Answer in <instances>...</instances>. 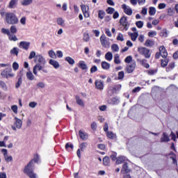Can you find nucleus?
<instances>
[{
	"instance_id": "nucleus-55",
	"label": "nucleus",
	"mask_w": 178,
	"mask_h": 178,
	"mask_svg": "<svg viewBox=\"0 0 178 178\" xmlns=\"http://www.w3.org/2000/svg\"><path fill=\"white\" fill-rule=\"evenodd\" d=\"M83 41H85V42L90 41V35L88 33H83Z\"/></svg>"
},
{
	"instance_id": "nucleus-29",
	"label": "nucleus",
	"mask_w": 178,
	"mask_h": 178,
	"mask_svg": "<svg viewBox=\"0 0 178 178\" xmlns=\"http://www.w3.org/2000/svg\"><path fill=\"white\" fill-rule=\"evenodd\" d=\"M105 59H106V60H108V62H111V60L113 59V54H112V53L110 51L107 52L105 54Z\"/></svg>"
},
{
	"instance_id": "nucleus-31",
	"label": "nucleus",
	"mask_w": 178,
	"mask_h": 178,
	"mask_svg": "<svg viewBox=\"0 0 178 178\" xmlns=\"http://www.w3.org/2000/svg\"><path fill=\"white\" fill-rule=\"evenodd\" d=\"M42 67H41V65H38V64H36L34 67H33V74H35V76H37V70L40 71V70H42Z\"/></svg>"
},
{
	"instance_id": "nucleus-21",
	"label": "nucleus",
	"mask_w": 178,
	"mask_h": 178,
	"mask_svg": "<svg viewBox=\"0 0 178 178\" xmlns=\"http://www.w3.org/2000/svg\"><path fill=\"white\" fill-rule=\"evenodd\" d=\"M49 63L51 65V66H53L54 69H58L60 66L59 63L55 60H52V59L49 60Z\"/></svg>"
},
{
	"instance_id": "nucleus-27",
	"label": "nucleus",
	"mask_w": 178,
	"mask_h": 178,
	"mask_svg": "<svg viewBox=\"0 0 178 178\" xmlns=\"http://www.w3.org/2000/svg\"><path fill=\"white\" fill-rule=\"evenodd\" d=\"M75 99L76 101V104L79 105V106H84V102H83V99H81L79 96H76Z\"/></svg>"
},
{
	"instance_id": "nucleus-61",
	"label": "nucleus",
	"mask_w": 178,
	"mask_h": 178,
	"mask_svg": "<svg viewBox=\"0 0 178 178\" xmlns=\"http://www.w3.org/2000/svg\"><path fill=\"white\" fill-rule=\"evenodd\" d=\"M118 41H124V38L123 37V34L119 33L117 37Z\"/></svg>"
},
{
	"instance_id": "nucleus-48",
	"label": "nucleus",
	"mask_w": 178,
	"mask_h": 178,
	"mask_svg": "<svg viewBox=\"0 0 178 178\" xmlns=\"http://www.w3.org/2000/svg\"><path fill=\"white\" fill-rule=\"evenodd\" d=\"M136 26L138 27V29H143L144 22L143 21H138L136 22Z\"/></svg>"
},
{
	"instance_id": "nucleus-14",
	"label": "nucleus",
	"mask_w": 178,
	"mask_h": 178,
	"mask_svg": "<svg viewBox=\"0 0 178 178\" xmlns=\"http://www.w3.org/2000/svg\"><path fill=\"white\" fill-rule=\"evenodd\" d=\"M159 52L162 56V58H164V59H166L168 57V51H166V49L164 46H161L159 48Z\"/></svg>"
},
{
	"instance_id": "nucleus-30",
	"label": "nucleus",
	"mask_w": 178,
	"mask_h": 178,
	"mask_svg": "<svg viewBox=\"0 0 178 178\" xmlns=\"http://www.w3.org/2000/svg\"><path fill=\"white\" fill-rule=\"evenodd\" d=\"M35 63H42L44 62V58L41 55H37L35 58Z\"/></svg>"
},
{
	"instance_id": "nucleus-42",
	"label": "nucleus",
	"mask_w": 178,
	"mask_h": 178,
	"mask_svg": "<svg viewBox=\"0 0 178 178\" xmlns=\"http://www.w3.org/2000/svg\"><path fill=\"white\" fill-rule=\"evenodd\" d=\"M106 13H108V15H113V13H115V8H112V7H108L106 10Z\"/></svg>"
},
{
	"instance_id": "nucleus-50",
	"label": "nucleus",
	"mask_w": 178,
	"mask_h": 178,
	"mask_svg": "<svg viewBox=\"0 0 178 178\" xmlns=\"http://www.w3.org/2000/svg\"><path fill=\"white\" fill-rule=\"evenodd\" d=\"M49 56H50V58H52V59H56V54L53 50H50L49 51Z\"/></svg>"
},
{
	"instance_id": "nucleus-1",
	"label": "nucleus",
	"mask_w": 178,
	"mask_h": 178,
	"mask_svg": "<svg viewBox=\"0 0 178 178\" xmlns=\"http://www.w3.org/2000/svg\"><path fill=\"white\" fill-rule=\"evenodd\" d=\"M24 173L30 178H37V174L34 173V163H33V161H29L24 167Z\"/></svg>"
},
{
	"instance_id": "nucleus-59",
	"label": "nucleus",
	"mask_w": 178,
	"mask_h": 178,
	"mask_svg": "<svg viewBox=\"0 0 178 178\" xmlns=\"http://www.w3.org/2000/svg\"><path fill=\"white\" fill-rule=\"evenodd\" d=\"M131 60H133V57H131V56H128L125 59H124V62L126 63H130V62H131Z\"/></svg>"
},
{
	"instance_id": "nucleus-13",
	"label": "nucleus",
	"mask_w": 178,
	"mask_h": 178,
	"mask_svg": "<svg viewBox=\"0 0 178 178\" xmlns=\"http://www.w3.org/2000/svg\"><path fill=\"white\" fill-rule=\"evenodd\" d=\"M19 48H22V49H25V51H27L29 48H30V42L22 41L19 42Z\"/></svg>"
},
{
	"instance_id": "nucleus-36",
	"label": "nucleus",
	"mask_w": 178,
	"mask_h": 178,
	"mask_svg": "<svg viewBox=\"0 0 178 178\" xmlns=\"http://www.w3.org/2000/svg\"><path fill=\"white\" fill-rule=\"evenodd\" d=\"M10 55H15L17 56V55H19V49L17 47H14L10 50Z\"/></svg>"
},
{
	"instance_id": "nucleus-54",
	"label": "nucleus",
	"mask_w": 178,
	"mask_h": 178,
	"mask_svg": "<svg viewBox=\"0 0 178 178\" xmlns=\"http://www.w3.org/2000/svg\"><path fill=\"white\" fill-rule=\"evenodd\" d=\"M1 33L3 34H6V35H10V31L8 29L3 28L1 29Z\"/></svg>"
},
{
	"instance_id": "nucleus-4",
	"label": "nucleus",
	"mask_w": 178,
	"mask_h": 178,
	"mask_svg": "<svg viewBox=\"0 0 178 178\" xmlns=\"http://www.w3.org/2000/svg\"><path fill=\"white\" fill-rule=\"evenodd\" d=\"M138 51L140 55H143L146 59H149V58H151V50H149V49L146 47H138Z\"/></svg>"
},
{
	"instance_id": "nucleus-7",
	"label": "nucleus",
	"mask_w": 178,
	"mask_h": 178,
	"mask_svg": "<svg viewBox=\"0 0 178 178\" xmlns=\"http://www.w3.org/2000/svg\"><path fill=\"white\" fill-rule=\"evenodd\" d=\"M100 42L103 48H109L111 47V45L109 44V42L108 41V39L106 38V36L104 34L101 35Z\"/></svg>"
},
{
	"instance_id": "nucleus-33",
	"label": "nucleus",
	"mask_w": 178,
	"mask_h": 178,
	"mask_svg": "<svg viewBox=\"0 0 178 178\" xmlns=\"http://www.w3.org/2000/svg\"><path fill=\"white\" fill-rule=\"evenodd\" d=\"M0 87L3 91H8V85L3 81H0Z\"/></svg>"
},
{
	"instance_id": "nucleus-45",
	"label": "nucleus",
	"mask_w": 178,
	"mask_h": 178,
	"mask_svg": "<svg viewBox=\"0 0 178 178\" xmlns=\"http://www.w3.org/2000/svg\"><path fill=\"white\" fill-rule=\"evenodd\" d=\"M16 2H17V1L11 0L9 3L8 8H10V9H13V8H15V6L16 5Z\"/></svg>"
},
{
	"instance_id": "nucleus-18",
	"label": "nucleus",
	"mask_w": 178,
	"mask_h": 178,
	"mask_svg": "<svg viewBox=\"0 0 178 178\" xmlns=\"http://www.w3.org/2000/svg\"><path fill=\"white\" fill-rule=\"evenodd\" d=\"M127 161V158L124 156H120L117 158L116 161V165H121V163H123L124 162H126Z\"/></svg>"
},
{
	"instance_id": "nucleus-51",
	"label": "nucleus",
	"mask_w": 178,
	"mask_h": 178,
	"mask_svg": "<svg viewBox=\"0 0 178 178\" xmlns=\"http://www.w3.org/2000/svg\"><path fill=\"white\" fill-rule=\"evenodd\" d=\"M116 156H118V153L113 152L111 155L110 156L111 159H112V161H117L118 158H116Z\"/></svg>"
},
{
	"instance_id": "nucleus-46",
	"label": "nucleus",
	"mask_w": 178,
	"mask_h": 178,
	"mask_svg": "<svg viewBox=\"0 0 178 178\" xmlns=\"http://www.w3.org/2000/svg\"><path fill=\"white\" fill-rule=\"evenodd\" d=\"M111 49L113 52H119V46L116 44L111 45Z\"/></svg>"
},
{
	"instance_id": "nucleus-64",
	"label": "nucleus",
	"mask_w": 178,
	"mask_h": 178,
	"mask_svg": "<svg viewBox=\"0 0 178 178\" xmlns=\"http://www.w3.org/2000/svg\"><path fill=\"white\" fill-rule=\"evenodd\" d=\"M158 8H159V9H165V8H166V3H161L159 4Z\"/></svg>"
},
{
	"instance_id": "nucleus-10",
	"label": "nucleus",
	"mask_w": 178,
	"mask_h": 178,
	"mask_svg": "<svg viewBox=\"0 0 178 178\" xmlns=\"http://www.w3.org/2000/svg\"><path fill=\"white\" fill-rule=\"evenodd\" d=\"M81 10L83 13L84 17H86V18L90 17V13H88L90 8L88 7V6L81 5Z\"/></svg>"
},
{
	"instance_id": "nucleus-25",
	"label": "nucleus",
	"mask_w": 178,
	"mask_h": 178,
	"mask_svg": "<svg viewBox=\"0 0 178 178\" xmlns=\"http://www.w3.org/2000/svg\"><path fill=\"white\" fill-rule=\"evenodd\" d=\"M140 65L143 66V67H145L146 69H149V64L147 63V59H143L139 60Z\"/></svg>"
},
{
	"instance_id": "nucleus-34",
	"label": "nucleus",
	"mask_w": 178,
	"mask_h": 178,
	"mask_svg": "<svg viewBox=\"0 0 178 178\" xmlns=\"http://www.w3.org/2000/svg\"><path fill=\"white\" fill-rule=\"evenodd\" d=\"M154 44H155V42L149 39H147L145 42V47H152L153 45H154Z\"/></svg>"
},
{
	"instance_id": "nucleus-63",
	"label": "nucleus",
	"mask_w": 178,
	"mask_h": 178,
	"mask_svg": "<svg viewBox=\"0 0 178 178\" xmlns=\"http://www.w3.org/2000/svg\"><path fill=\"white\" fill-rule=\"evenodd\" d=\"M97 122H93L91 123L92 130H97Z\"/></svg>"
},
{
	"instance_id": "nucleus-62",
	"label": "nucleus",
	"mask_w": 178,
	"mask_h": 178,
	"mask_svg": "<svg viewBox=\"0 0 178 178\" xmlns=\"http://www.w3.org/2000/svg\"><path fill=\"white\" fill-rule=\"evenodd\" d=\"M29 106H30V108H35L37 106V102H31L29 104Z\"/></svg>"
},
{
	"instance_id": "nucleus-35",
	"label": "nucleus",
	"mask_w": 178,
	"mask_h": 178,
	"mask_svg": "<svg viewBox=\"0 0 178 178\" xmlns=\"http://www.w3.org/2000/svg\"><path fill=\"white\" fill-rule=\"evenodd\" d=\"M106 136L108 138H110L111 140H115L116 137V134H113L112 131H107Z\"/></svg>"
},
{
	"instance_id": "nucleus-6",
	"label": "nucleus",
	"mask_w": 178,
	"mask_h": 178,
	"mask_svg": "<svg viewBox=\"0 0 178 178\" xmlns=\"http://www.w3.org/2000/svg\"><path fill=\"white\" fill-rule=\"evenodd\" d=\"M15 125H13L11 127V129L14 131H17V129H22V126L23 124V121H22V120L17 118V117L15 118Z\"/></svg>"
},
{
	"instance_id": "nucleus-12",
	"label": "nucleus",
	"mask_w": 178,
	"mask_h": 178,
	"mask_svg": "<svg viewBox=\"0 0 178 178\" xmlns=\"http://www.w3.org/2000/svg\"><path fill=\"white\" fill-rule=\"evenodd\" d=\"M1 152H3L6 162H12L13 161V157H12V156H8V150L6 149H3Z\"/></svg>"
},
{
	"instance_id": "nucleus-5",
	"label": "nucleus",
	"mask_w": 178,
	"mask_h": 178,
	"mask_svg": "<svg viewBox=\"0 0 178 178\" xmlns=\"http://www.w3.org/2000/svg\"><path fill=\"white\" fill-rule=\"evenodd\" d=\"M120 24L123 27L122 31H127L130 27V24L127 22V17L124 16L121 17L120 19Z\"/></svg>"
},
{
	"instance_id": "nucleus-44",
	"label": "nucleus",
	"mask_w": 178,
	"mask_h": 178,
	"mask_svg": "<svg viewBox=\"0 0 178 178\" xmlns=\"http://www.w3.org/2000/svg\"><path fill=\"white\" fill-rule=\"evenodd\" d=\"M65 60L69 63V65H73L74 63V60L70 56L66 57Z\"/></svg>"
},
{
	"instance_id": "nucleus-47",
	"label": "nucleus",
	"mask_w": 178,
	"mask_h": 178,
	"mask_svg": "<svg viewBox=\"0 0 178 178\" xmlns=\"http://www.w3.org/2000/svg\"><path fill=\"white\" fill-rule=\"evenodd\" d=\"M31 2H33V0H23L21 3L23 6H27V5H30Z\"/></svg>"
},
{
	"instance_id": "nucleus-53",
	"label": "nucleus",
	"mask_w": 178,
	"mask_h": 178,
	"mask_svg": "<svg viewBox=\"0 0 178 178\" xmlns=\"http://www.w3.org/2000/svg\"><path fill=\"white\" fill-rule=\"evenodd\" d=\"M73 148H74L73 144L69 143H66L65 149H67V151H70V149H73Z\"/></svg>"
},
{
	"instance_id": "nucleus-40",
	"label": "nucleus",
	"mask_w": 178,
	"mask_h": 178,
	"mask_svg": "<svg viewBox=\"0 0 178 178\" xmlns=\"http://www.w3.org/2000/svg\"><path fill=\"white\" fill-rule=\"evenodd\" d=\"M155 13H156V9L154 7H150L149 10V15L150 16H154Z\"/></svg>"
},
{
	"instance_id": "nucleus-15",
	"label": "nucleus",
	"mask_w": 178,
	"mask_h": 178,
	"mask_svg": "<svg viewBox=\"0 0 178 178\" xmlns=\"http://www.w3.org/2000/svg\"><path fill=\"white\" fill-rule=\"evenodd\" d=\"M161 143H169L170 141V138L166 132L163 133V136L160 139Z\"/></svg>"
},
{
	"instance_id": "nucleus-8",
	"label": "nucleus",
	"mask_w": 178,
	"mask_h": 178,
	"mask_svg": "<svg viewBox=\"0 0 178 178\" xmlns=\"http://www.w3.org/2000/svg\"><path fill=\"white\" fill-rule=\"evenodd\" d=\"M122 9H123L124 13L125 15H127L128 16H131L133 15V10L131 9V8H130V6L126 4H122Z\"/></svg>"
},
{
	"instance_id": "nucleus-22",
	"label": "nucleus",
	"mask_w": 178,
	"mask_h": 178,
	"mask_svg": "<svg viewBox=\"0 0 178 178\" xmlns=\"http://www.w3.org/2000/svg\"><path fill=\"white\" fill-rule=\"evenodd\" d=\"M102 67L104 69V70H109V69H111V64L106 61H102Z\"/></svg>"
},
{
	"instance_id": "nucleus-26",
	"label": "nucleus",
	"mask_w": 178,
	"mask_h": 178,
	"mask_svg": "<svg viewBox=\"0 0 178 178\" xmlns=\"http://www.w3.org/2000/svg\"><path fill=\"white\" fill-rule=\"evenodd\" d=\"M79 67L82 69V70H88V67L84 61H80L79 63Z\"/></svg>"
},
{
	"instance_id": "nucleus-38",
	"label": "nucleus",
	"mask_w": 178,
	"mask_h": 178,
	"mask_svg": "<svg viewBox=\"0 0 178 178\" xmlns=\"http://www.w3.org/2000/svg\"><path fill=\"white\" fill-rule=\"evenodd\" d=\"M57 24L63 27L65 26V20L62 17L57 18Z\"/></svg>"
},
{
	"instance_id": "nucleus-49",
	"label": "nucleus",
	"mask_w": 178,
	"mask_h": 178,
	"mask_svg": "<svg viewBox=\"0 0 178 178\" xmlns=\"http://www.w3.org/2000/svg\"><path fill=\"white\" fill-rule=\"evenodd\" d=\"M168 63H169V60L168 58H165V60H161L162 67H166V66H168Z\"/></svg>"
},
{
	"instance_id": "nucleus-52",
	"label": "nucleus",
	"mask_w": 178,
	"mask_h": 178,
	"mask_svg": "<svg viewBox=\"0 0 178 178\" xmlns=\"http://www.w3.org/2000/svg\"><path fill=\"white\" fill-rule=\"evenodd\" d=\"M114 63L116 65H119L120 63V59H119V54H115L114 56Z\"/></svg>"
},
{
	"instance_id": "nucleus-41",
	"label": "nucleus",
	"mask_w": 178,
	"mask_h": 178,
	"mask_svg": "<svg viewBox=\"0 0 178 178\" xmlns=\"http://www.w3.org/2000/svg\"><path fill=\"white\" fill-rule=\"evenodd\" d=\"M10 33H11L12 34H16V33H17V28L16 27V26L13 25L10 26Z\"/></svg>"
},
{
	"instance_id": "nucleus-28",
	"label": "nucleus",
	"mask_w": 178,
	"mask_h": 178,
	"mask_svg": "<svg viewBox=\"0 0 178 178\" xmlns=\"http://www.w3.org/2000/svg\"><path fill=\"white\" fill-rule=\"evenodd\" d=\"M109 163H111V159H109V156H104L103 158V164L104 166H109Z\"/></svg>"
},
{
	"instance_id": "nucleus-32",
	"label": "nucleus",
	"mask_w": 178,
	"mask_h": 178,
	"mask_svg": "<svg viewBox=\"0 0 178 178\" xmlns=\"http://www.w3.org/2000/svg\"><path fill=\"white\" fill-rule=\"evenodd\" d=\"M26 78L28 79V80H30L31 81H33V80H34L35 77L31 71H28L26 72Z\"/></svg>"
},
{
	"instance_id": "nucleus-19",
	"label": "nucleus",
	"mask_w": 178,
	"mask_h": 178,
	"mask_svg": "<svg viewBox=\"0 0 178 178\" xmlns=\"http://www.w3.org/2000/svg\"><path fill=\"white\" fill-rule=\"evenodd\" d=\"M128 35L131 37V41H136L137 40V38L138 37V32H129Z\"/></svg>"
},
{
	"instance_id": "nucleus-23",
	"label": "nucleus",
	"mask_w": 178,
	"mask_h": 178,
	"mask_svg": "<svg viewBox=\"0 0 178 178\" xmlns=\"http://www.w3.org/2000/svg\"><path fill=\"white\" fill-rule=\"evenodd\" d=\"M169 35V31L166 29H163L160 33V37H163V38H168Z\"/></svg>"
},
{
	"instance_id": "nucleus-2",
	"label": "nucleus",
	"mask_w": 178,
	"mask_h": 178,
	"mask_svg": "<svg viewBox=\"0 0 178 178\" xmlns=\"http://www.w3.org/2000/svg\"><path fill=\"white\" fill-rule=\"evenodd\" d=\"M6 22L8 24H17L19 23V18L13 13H6Z\"/></svg>"
},
{
	"instance_id": "nucleus-43",
	"label": "nucleus",
	"mask_w": 178,
	"mask_h": 178,
	"mask_svg": "<svg viewBox=\"0 0 178 178\" xmlns=\"http://www.w3.org/2000/svg\"><path fill=\"white\" fill-rule=\"evenodd\" d=\"M98 17L99 19H101V20H102V19H104V17H105V11H104L102 10H99Z\"/></svg>"
},
{
	"instance_id": "nucleus-17",
	"label": "nucleus",
	"mask_w": 178,
	"mask_h": 178,
	"mask_svg": "<svg viewBox=\"0 0 178 178\" xmlns=\"http://www.w3.org/2000/svg\"><path fill=\"white\" fill-rule=\"evenodd\" d=\"M30 162H32V163H40L41 162L40 155H38V154H33V158L32 160L30 161Z\"/></svg>"
},
{
	"instance_id": "nucleus-24",
	"label": "nucleus",
	"mask_w": 178,
	"mask_h": 178,
	"mask_svg": "<svg viewBox=\"0 0 178 178\" xmlns=\"http://www.w3.org/2000/svg\"><path fill=\"white\" fill-rule=\"evenodd\" d=\"M79 137L81 138V140H83V141H86V140L88 139V135L82 131H79Z\"/></svg>"
},
{
	"instance_id": "nucleus-58",
	"label": "nucleus",
	"mask_w": 178,
	"mask_h": 178,
	"mask_svg": "<svg viewBox=\"0 0 178 178\" xmlns=\"http://www.w3.org/2000/svg\"><path fill=\"white\" fill-rule=\"evenodd\" d=\"M148 35H149V37L152 38L155 37V35H156V31H149L148 33Z\"/></svg>"
},
{
	"instance_id": "nucleus-57",
	"label": "nucleus",
	"mask_w": 178,
	"mask_h": 178,
	"mask_svg": "<svg viewBox=\"0 0 178 178\" xmlns=\"http://www.w3.org/2000/svg\"><path fill=\"white\" fill-rule=\"evenodd\" d=\"M124 77V72L121 71L118 73V80H122Z\"/></svg>"
},
{
	"instance_id": "nucleus-3",
	"label": "nucleus",
	"mask_w": 178,
	"mask_h": 178,
	"mask_svg": "<svg viewBox=\"0 0 178 178\" xmlns=\"http://www.w3.org/2000/svg\"><path fill=\"white\" fill-rule=\"evenodd\" d=\"M2 77L5 79H9L10 77H15V74L12 73V67H8L3 70L1 73Z\"/></svg>"
},
{
	"instance_id": "nucleus-37",
	"label": "nucleus",
	"mask_w": 178,
	"mask_h": 178,
	"mask_svg": "<svg viewBox=\"0 0 178 178\" xmlns=\"http://www.w3.org/2000/svg\"><path fill=\"white\" fill-rule=\"evenodd\" d=\"M122 172H125V173H129V172H130V170L129 169V165H128L127 163H125L122 165Z\"/></svg>"
},
{
	"instance_id": "nucleus-11",
	"label": "nucleus",
	"mask_w": 178,
	"mask_h": 178,
	"mask_svg": "<svg viewBox=\"0 0 178 178\" xmlns=\"http://www.w3.org/2000/svg\"><path fill=\"white\" fill-rule=\"evenodd\" d=\"M95 85L97 90H100L101 91L104 90V81L96 79Z\"/></svg>"
},
{
	"instance_id": "nucleus-9",
	"label": "nucleus",
	"mask_w": 178,
	"mask_h": 178,
	"mask_svg": "<svg viewBox=\"0 0 178 178\" xmlns=\"http://www.w3.org/2000/svg\"><path fill=\"white\" fill-rule=\"evenodd\" d=\"M107 102L109 105H119L120 99L118 97H112L108 99Z\"/></svg>"
},
{
	"instance_id": "nucleus-56",
	"label": "nucleus",
	"mask_w": 178,
	"mask_h": 178,
	"mask_svg": "<svg viewBox=\"0 0 178 178\" xmlns=\"http://www.w3.org/2000/svg\"><path fill=\"white\" fill-rule=\"evenodd\" d=\"M8 38L10 40V41H17V37H16V35H12L10 33V35H8Z\"/></svg>"
},
{
	"instance_id": "nucleus-39",
	"label": "nucleus",
	"mask_w": 178,
	"mask_h": 178,
	"mask_svg": "<svg viewBox=\"0 0 178 178\" xmlns=\"http://www.w3.org/2000/svg\"><path fill=\"white\" fill-rule=\"evenodd\" d=\"M116 92V88L115 87H110L109 90H108V95H113Z\"/></svg>"
},
{
	"instance_id": "nucleus-16",
	"label": "nucleus",
	"mask_w": 178,
	"mask_h": 178,
	"mask_svg": "<svg viewBox=\"0 0 178 178\" xmlns=\"http://www.w3.org/2000/svg\"><path fill=\"white\" fill-rule=\"evenodd\" d=\"M134 69H136V63H132L127 66L126 70L127 73H133Z\"/></svg>"
},
{
	"instance_id": "nucleus-20",
	"label": "nucleus",
	"mask_w": 178,
	"mask_h": 178,
	"mask_svg": "<svg viewBox=\"0 0 178 178\" xmlns=\"http://www.w3.org/2000/svg\"><path fill=\"white\" fill-rule=\"evenodd\" d=\"M22 84H23V76H20L18 78L17 81L15 83V88H16V90L19 88L20 86H22Z\"/></svg>"
},
{
	"instance_id": "nucleus-60",
	"label": "nucleus",
	"mask_w": 178,
	"mask_h": 178,
	"mask_svg": "<svg viewBox=\"0 0 178 178\" xmlns=\"http://www.w3.org/2000/svg\"><path fill=\"white\" fill-rule=\"evenodd\" d=\"M13 70H19V63L14 62L13 63Z\"/></svg>"
}]
</instances>
